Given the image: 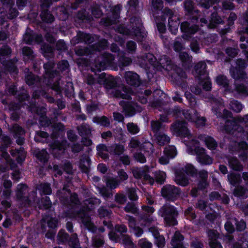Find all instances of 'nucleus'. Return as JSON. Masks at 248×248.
<instances>
[{"mask_svg": "<svg viewBox=\"0 0 248 248\" xmlns=\"http://www.w3.org/2000/svg\"><path fill=\"white\" fill-rule=\"evenodd\" d=\"M21 52L23 60L25 62L33 61L36 56L33 49L28 46L23 47L21 49Z\"/></svg>", "mask_w": 248, "mask_h": 248, "instance_id": "29", "label": "nucleus"}, {"mask_svg": "<svg viewBox=\"0 0 248 248\" xmlns=\"http://www.w3.org/2000/svg\"><path fill=\"white\" fill-rule=\"evenodd\" d=\"M47 223L48 226L51 229H54L57 227V221L54 218L49 216H46L43 217L40 221L41 229L43 232H45L46 230V223Z\"/></svg>", "mask_w": 248, "mask_h": 248, "instance_id": "20", "label": "nucleus"}, {"mask_svg": "<svg viewBox=\"0 0 248 248\" xmlns=\"http://www.w3.org/2000/svg\"><path fill=\"white\" fill-rule=\"evenodd\" d=\"M57 70L58 71V75L59 73L66 74L70 71V65L67 60H63L59 61L57 63Z\"/></svg>", "mask_w": 248, "mask_h": 248, "instance_id": "38", "label": "nucleus"}, {"mask_svg": "<svg viewBox=\"0 0 248 248\" xmlns=\"http://www.w3.org/2000/svg\"><path fill=\"white\" fill-rule=\"evenodd\" d=\"M37 205L40 209H47L51 206L52 204L49 198L47 196H45L42 198L40 200L37 201Z\"/></svg>", "mask_w": 248, "mask_h": 248, "instance_id": "46", "label": "nucleus"}, {"mask_svg": "<svg viewBox=\"0 0 248 248\" xmlns=\"http://www.w3.org/2000/svg\"><path fill=\"white\" fill-rule=\"evenodd\" d=\"M230 108L236 112H239L242 109L243 106L241 103L237 100L231 101L229 104Z\"/></svg>", "mask_w": 248, "mask_h": 248, "instance_id": "64", "label": "nucleus"}, {"mask_svg": "<svg viewBox=\"0 0 248 248\" xmlns=\"http://www.w3.org/2000/svg\"><path fill=\"white\" fill-rule=\"evenodd\" d=\"M108 46V43L107 40L102 39L98 42L91 46L92 50L94 53L96 51H100L105 49Z\"/></svg>", "mask_w": 248, "mask_h": 248, "instance_id": "42", "label": "nucleus"}, {"mask_svg": "<svg viewBox=\"0 0 248 248\" xmlns=\"http://www.w3.org/2000/svg\"><path fill=\"white\" fill-rule=\"evenodd\" d=\"M55 65L56 63L54 60H49L43 65L45 74L47 75L49 78H53L58 75V71L56 70H53Z\"/></svg>", "mask_w": 248, "mask_h": 248, "instance_id": "24", "label": "nucleus"}, {"mask_svg": "<svg viewBox=\"0 0 248 248\" xmlns=\"http://www.w3.org/2000/svg\"><path fill=\"white\" fill-rule=\"evenodd\" d=\"M97 188L99 191V193L104 198L105 200H108V199L112 197L113 193L112 191L110 189H108L107 186H97Z\"/></svg>", "mask_w": 248, "mask_h": 248, "instance_id": "50", "label": "nucleus"}, {"mask_svg": "<svg viewBox=\"0 0 248 248\" xmlns=\"http://www.w3.org/2000/svg\"><path fill=\"white\" fill-rule=\"evenodd\" d=\"M179 59L182 66L186 69H189L192 66V57L186 52H180L179 54Z\"/></svg>", "mask_w": 248, "mask_h": 248, "instance_id": "28", "label": "nucleus"}, {"mask_svg": "<svg viewBox=\"0 0 248 248\" xmlns=\"http://www.w3.org/2000/svg\"><path fill=\"white\" fill-rule=\"evenodd\" d=\"M23 41L28 44L31 45L33 42L40 44L43 42V38L41 34L35 33L30 29L27 30L23 35Z\"/></svg>", "mask_w": 248, "mask_h": 248, "instance_id": "12", "label": "nucleus"}, {"mask_svg": "<svg viewBox=\"0 0 248 248\" xmlns=\"http://www.w3.org/2000/svg\"><path fill=\"white\" fill-rule=\"evenodd\" d=\"M198 114V112L195 109H186L183 111V115L185 118L192 122L195 121Z\"/></svg>", "mask_w": 248, "mask_h": 248, "instance_id": "47", "label": "nucleus"}, {"mask_svg": "<svg viewBox=\"0 0 248 248\" xmlns=\"http://www.w3.org/2000/svg\"><path fill=\"white\" fill-rule=\"evenodd\" d=\"M100 202L101 201L100 199L94 197L89 198L84 201V205L89 209L93 208L95 205L99 204Z\"/></svg>", "mask_w": 248, "mask_h": 248, "instance_id": "57", "label": "nucleus"}, {"mask_svg": "<svg viewBox=\"0 0 248 248\" xmlns=\"http://www.w3.org/2000/svg\"><path fill=\"white\" fill-rule=\"evenodd\" d=\"M128 225L130 230L138 237H140L144 232L142 228L137 225L136 219L132 216L127 215Z\"/></svg>", "mask_w": 248, "mask_h": 248, "instance_id": "14", "label": "nucleus"}, {"mask_svg": "<svg viewBox=\"0 0 248 248\" xmlns=\"http://www.w3.org/2000/svg\"><path fill=\"white\" fill-rule=\"evenodd\" d=\"M164 153L168 157L173 158L176 155L177 150L174 146H168L165 148Z\"/></svg>", "mask_w": 248, "mask_h": 248, "instance_id": "62", "label": "nucleus"}, {"mask_svg": "<svg viewBox=\"0 0 248 248\" xmlns=\"http://www.w3.org/2000/svg\"><path fill=\"white\" fill-rule=\"evenodd\" d=\"M93 121L104 127L109 126L110 124L109 119L105 116L101 117L95 116L93 118Z\"/></svg>", "mask_w": 248, "mask_h": 248, "instance_id": "51", "label": "nucleus"}, {"mask_svg": "<svg viewBox=\"0 0 248 248\" xmlns=\"http://www.w3.org/2000/svg\"><path fill=\"white\" fill-rule=\"evenodd\" d=\"M228 180L231 185L236 186L241 182V175L239 173L231 172L228 175Z\"/></svg>", "mask_w": 248, "mask_h": 248, "instance_id": "45", "label": "nucleus"}, {"mask_svg": "<svg viewBox=\"0 0 248 248\" xmlns=\"http://www.w3.org/2000/svg\"><path fill=\"white\" fill-rule=\"evenodd\" d=\"M36 192L34 191H31L29 196H27L23 203H21V206L23 207H30L35 206L37 204L36 201Z\"/></svg>", "mask_w": 248, "mask_h": 248, "instance_id": "33", "label": "nucleus"}, {"mask_svg": "<svg viewBox=\"0 0 248 248\" xmlns=\"http://www.w3.org/2000/svg\"><path fill=\"white\" fill-rule=\"evenodd\" d=\"M120 104L123 107L125 116L131 117L135 114L136 104L132 102L121 101Z\"/></svg>", "mask_w": 248, "mask_h": 248, "instance_id": "17", "label": "nucleus"}, {"mask_svg": "<svg viewBox=\"0 0 248 248\" xmlns=\"http://www.w3.org/2000/svg\"><path fill=\"white\" fill-rule=\"evenodd\" d=\"M90 159L86 155L80 156L79 167L83 172L88 173L90 170Z\"/></svg>", "mask_w": 248, "mask_h": 248, "instance_id": "32", "label": "nucleus"}, {"mask_svg": "<svg viewBox=\"0 0 248 248\" xmlns=\"http://www.w3.org/2000/svg\"><path fill=\"white\" fill-rule=\"evenodd\" d=\"M205 151L204 148L200 147H197L194 149L197 159L200 163L203 165L211 164L213 159L205 153Z\"/></svg>", "mask_w": 248, "mask_h": 248, "instance_id": "13", "label": "nucleus"}, {"mask_svg": "<svg viewBox=\"0 0 248 248\" xmlns=\"http://www.w3.org/2000/svg\"><path fill=\"white\" fill-rule=\"evenodd\" d=\"M51 89L56 91L58 94L62 95V92L63 90L66 97L68 98L74 97V89L72 82H66L64 83L60 78L54 82L51 86Z\"/></svg>", "mask_w": 248, "mask_h": 248, "instance_id": "4", "label": "nucleus"}, {"mask_svg": "<svg viewBox=\"0 0 248 248\" xmlns=\"http://www.w3.org/2000/svg\"><path fill=\"white\" fill-rule=\"evenodd\" d=\"M162 13L163 14V15L161 16V20L164 21L166 20L165 16H168L169 29L172 33L175 34L180 25L179 17L174 14V12L172 10L167 7L164 9Z\"/></svg>", "mask_w": 248, "mask_h": 248, "instance_id": "5", "label": "nucleus"}, {"mask_svg": "<svg viewBox=\"0 0 248 248\" xmlns=\"http://www.w3.org/2000/svg\"><path fill=\"white\" fill-rule=\"evenodd\" d=\"M161 192L162 196L167 201L174 202L180 197L181 190L175 186L167 185L163 186Z\"/></svg>", "mask_w": 248, "mask_h": 248, "instance_id": "7", "label": "nucleus"}, {"mask_svg": "<svg viewBox=\"0 0 248 248\" xmlns=\"http://www.w3.org/2000/svg\"><path fill=\"white\" fill-rule=\"evenodd\" d=\"M123 91L124 93H123L120 90H115L112 91L111 94L113 96L116 98L131 100V97L130 96V94L133 93L131 89L129 87H124L123 88Z\"/></svg>", "mask_w": 248, "mask_h": 248, "instance_id": "19", "label": "nucleus"}, {"mask_svg": "<svg viewBox=\"0 0 248 248\" xmlns=\"http://www.w3.org/2000/svg\"><path fill=\"white\" fill-rule=\"evenodd\" d=\"M165 125L156 120L151 121V130L155 134L160 132V130L165 128Z\"/></svg>", "mask_w": 248, "mask_h": 248, "instance_id": "53", "label": "nucleus"}, {"mask_svg": "<svg viewBox=\"0 0 248 248\" xmlns=\"http://www.w3.org/2000/svg\"><path fill=\"white\" fill-rule=\"evenodd\" d=\"M156 143L160 146H164L170 141V137L163 132H159L156 134H154Z\"/></svg>", "mask_w": 248, "mask_h": 248, "instance_id": "40", "label": "nucleus"}, {"mask_svg": "<svg viewBox=\"0 0 248 248\" xmlns=\"http://www.w3.org/2000/svg\"><path fill=\"white\" fill-rule=\"evenodd\" d=\"M130 26L132 28V32L134 35L137 37V39L141 41L143 36L141 34V29L142 23L140 17L133 16L130 18Z\"/></svg>", "mask_w": 248, "mask_h": 248, "instance_id": "11", "label": "nucleus"}, {"mask_svg": "<svg viewBox=\"0 0 248 248\" xmlns=\"http://www.w3.org/2000/svg\"><path fill=\"white\" fill-rule=\"evenodd\" d=\"M75 52L77 55L80 56L93 54L91 46L89 47H77L75 48Z\"/></svg>", "mask_w": 248, "mask_h": 248, "instance_id": "54", "label": "nucleus"}, {"mask_svg": "<svg viewBox=\"0 0 248 248\" xmlns=\"http://www.w3.org/2000/svg\"><path fill=\"white\" fill-rule=\"evenodd\" d=\"M159 215L163 218L165 224L174 226L178 224L177 217L179 212L176 207L169 203L164 204L159 210Z\"/></svg>", "mask_w": 248, "mask_h": 248, "instance_id": "2", "label": "nucleus"}, {"mask_svg": "<svg viewBox=\"0 0 248 248\" xmlns=\"http://www.w3.org/2000/svg\"><path fill=\"white\" fill-rule=\"evenodd\" d=\"M120 184V181L115 178L110 177L106 180V186L111 190L116 188Z\"/></svg>", "mask_w": 248, "mask_h": 248, "instance_id": "58", "label": "nucleus"}, {"mask_svg": "<svg viewBox=\"0 0 248 248\" xmlns=\"http://www.w3.org/2000/svg\"><path fill=\"white\" fill-rule=\"evenodd\" d=\"M12 53L11 48L7 45L2 46L0 48V61L4 62V57L9 56Z\"/></svg>", "mask_w": 248, "mask_h": 248, "instance_id": "55", "label": "nucleus"}, {"mask_svg": "<svg viewBox=\"0 0 248 248\" xmlns=\"http://www.w3.org/2000/svg\"><path fill=\"white\" fill-rule=\"evenodd\" d=\"M60 199L63 204L71 208V210L66 213V217L80 220L89 231L92 232H96V228L91 222V217L87 212L85 207L82 206L79 209H76L75 208L81 204L77 193H71L69 198L65 195L61 196Z\"/></svg>", "mask_w": 248, "mask_h": 248, "instance_id": "1", "label": "nucleus"}, {"mask_svg": "<svg viewBox=\"0 0 248 248\" xmlns=\"http://www.w3.org/2000/svg\"><path fill=\"white\" fill-rule=\"evenodd\" d=\"M89 10L91 13L90 15L93 18V17L99 18L103 15V13L101 9V6L96 3H94L90 6Z\"/></svg>", "mask_w": 248, "mask_h": 248, "instance_id": "39", "label": "nucleus"}, {"mask_svg": "<svg viewBox=\"0 0 248 248\" xmlns=\"http://www.w3.org/2000/svg\"><path fill=\"white\" fill-rule=\"evenodd\" d=\"M33 155L41 162L46 163L48 161L49 155L45 149H35L33 151Z\"/></svg>", "mask_w": 248, "mask_h": 248, "instance_id": "36", "label": "nucleus"}, {"mask_svg": "<svg viewBox=\"0 0 248 248\" xmlns=\"http://www.w3.org/2000/svg\"><path fill=\"white\" fill-rule=\"evenodd\" d=\"M77 129L78 134L81 137H90L92 135L91 128L88 124H82L77 126Z\"/></svg>", "mask_w": 248, "mask_h": 248, "instance_id": "43", "label": "nucleus"}, {"mask_svg": "<svg viewBox=\"0 0 248 248\" xmlns=\"http://www.w3.org/2000/svg\"><path fill=\"white\" fill-rule=\"evenodd\" d=\"M181 170H183L184 173L185 172L187 175L191 177L196 176L198 174L197 170L190 164H186Z\"/></svg>", "mask_w": 248, "mask_h": 248, "instance_id": "52", "label": "nucleus"}, {"mask_svg": "<svg viewBox=\"0 0 248 248\" xmlns=\"http://www.w3.org/2000/svg\"><path fill=\"white\" fill-rule=\"evenodd\" d=\"M229 167L234 171H241L243 169V165L239 159L234 156L226 157Z\"/></svg>", "mask_w": 248, "mask_h": 248, "instance_id": "23", "label": "nucleus"}, {"mask_svg": "<svg viewBox=\"0 0 248 248\" xmlns=\"http://www.w3.org/2000/svg\"><path fill=\"white\" fill-rule=\"evenodd\" d=\"M184 238L183 235L179 232L176 231L171 241L173 248H185L182 242Z\"/></svg>", "mask_w": 248, "mask_h": 248, "instance_id": "31", "label": "nucleus"}, {"mask_svg": "<svg viewBox=\"0 0 248 248\" xmlns=\"http://www.w3.org/2000/svg\"><path fill=\"white\" fill-rule=\"evenodd\" d=\"M153 234L155 238V244L159 248L164 247L165 243V238L163 236L159 235L156 230L153 232Z\"/></svg>", "mask_w": 248, "mask_h": 248, "instance_id": "60", "label": "nucleus"}, {"mask_svg": "<svg viewBox=\"0 0 248 248\" xmlns=\"http://www.w3.org/2000/svg\"><path fill=\"white\" fill-rule=\"evenodd\" d=\"M105 244V239L103 235L96 234L91 239V246L94 248H100Z\"/></svg>", "mask_w": 248, "mask_h": 248, "instance_id": "35", "label": "nucleus"}, {"mask_svg": "<svg viewBox=\"0 0 248 248\" xmlns=\"http://www.w3.org/2000/svg\"><path fill=\"white\" fill-rule=\"evenodd\" d=\"M124 151V145L120 144H114L109 148V152L115 155H121Z\"/></svg>", "mask_w": 248, "mask_h": 248, "instance_id": "49", "label": "nucleus"}, {"mask_svg": "<svg viewBox=\"0 0 248 248\" xmlns=\"http://www.w3.org/2000/svg\"><path fill=\"white\" fill-rule=\"evenodd\" d=\"M175 179L176 183L183 186H186L189 184V178H188L181 169L175 171Z\"/></svg>", "mask_w": 248, "mask_h": 248, "instance_id": "16", "label": "nucleus"}, {"mask_svg": "<svg viewBox=\"0 0 248 248\" xmlns=\"http://www.w3.org/2000/svg\"><path fill=\"white\" fill-rule=\"evenodd\" d=\"M40 50L43 56L47 59L53 58L55 56V49L47 43H43L41 45Z\"/></svg>", "mask_w": 248, "mask_h": 248, "instance_id": "21", "label": "nucleus"}, {"mask_svg": "<svg viewBox=\"0 0 248 248\" xmlns=\"http://www.w3.org/2000/svg\"><path fill=\"white\" fill-rule=\"evenodd\" d=\"M114 59L113 55L105 52L98 57L95 62V67L99 71L104 70L113 63Z\"/></svg>", "mask_w": 248, "mask_h": 248, "instance_id": "9", "label": "nucleus"}, {"mask_svg": "<svg viewBox=\"0 0 248 248\" xmlns=\"http://www.w3.org/2000/svg\"><path fill=\"white\" fill-rule=\"evenodd\" d=\"M224 21L221 17L216 12H213L209 19L208 28L214 29L217 28L219 24H223Z\"/></svg>", "mask_w": 248, "mask_h": 248, "instance_id": "18", "label": "nucleus"}, {"mask_svg": "<svg viewBox=\"0 0 248 248\" xmlns=\"http://www.w3.org/2000/svg\"><path fill=\"white\" fill-rule=\"evenodd\" d=\"M11 132L13 133L15 138L18 137L19 136H23L25 134V130L18 124H14L11 128Z\"/></svg>", "mask_w": 248, "mask_h": 248, "instance_id": "56", "label": "nucleus"}, {"mask_svg": "<svg viewBox=\"0 0 248 248\" xmlns=\"http://www.w3.org/2000/svg\"><path fill=\"white\" fill-rule=\"evenodd\" d=\"M238 151L240 153L239 156L243 160L248 157V144L246 141H241L238 143Z\"/></svg>", "mask_w": 248, "mask_h": 248, "instance_id": "34", "label": "nucleus"}, {"mask_svg": "<svg viewBox=\"0 0 248 248\" xmlns=\"http://www.w3.org/2000/svg\"><path fill=\"white\" fill-rule=\"evenodd\" d=\"M236 66H232L230 73L232 77L236 80L247 78V73L244 69L247 67L248 64L246 61L242 59H238L235 61Z\"/></svg>", "mask_w": 248, "mask_h": 248, "instance_id": "6", "label": "nucleus"}, {"mask_svg": "<svg viewBox=\"0 0 248 248\" xmlns=\"http://www.w3.org/2000/svg\"><path fill=\"white\" fill-rule=\"evenodd\" d=\"M77 18L83 21H92L93 20V17L85 9L78 12L77 14Z\"/></svg>", "mask_w": 248, "mask_h": 248, "instance_id": "48", "label": "nucleus"}, {"mask_svg": "<svg viewBox=\"0 0 248 248\" xmlns=\"http://www.w3.org/2000/svg\"><path fill=\"white\" fill-rule=\"evenodd\" d=\"M77 43L84 42L86 44H91L94 41V38L91 35L83 32H78L75 37Z\"/></svg>", "mask_w": 248, "mask_h": 248, "instance_id": "30", "label": "nucleus"}, {"mask_svg": "<svg viewBox=\"0 0 248 248\" xmlns=\"http://www.w3.org/2000/svg\"><path fill=\"white\" fill-rule=\"evenodd\" d=\"M206 69V63L204 62H200L195 66V72L201 79H204L208 77Z\"/></svg>", "mask_w": 248, "mask_h": 248, "instance_id": "27", "label": "nucleus"}, {"mask_svg": "<svg viewBox=\"0 0 248 248\" xmlns=\"http://www.w3.org/2000/svg\"><path fill=\"white\" fill-rule=\"evenodd\" d=\"M181 30L183 32L188 35H192L197 32L199 30V26L197 25H191L187 21L182 22L180 25Z\"/></svg>", "mask_w": 248, "mask_h": 248, "instance_id": "22", "label": "nucleus"}, {"mask_svg": "<svg viewBox=\"0 0 248 248\" xmlns=\"http://www.w3.org/2000/svg\"><path fill=\"white\" fill-rule=\"evenodd\" d=\"M124 77L126 83L131 86L138 87L141 83L140 77L136 73L127 71L125 73Z\"/></svg>", "mask_w": 248, "mask_h": 248, "instance_id": "15", "label": "nucleus"}, {"mask_svg": "<svg viewBox=\"0 0 248 248\" xmlns=\"http://www.w3.org/2000/svg\"><path fill=\"white\" fill-rule=\"evenodd\" d=\"M68 245L72 248H77L80 246V243L77 233H75L71 235L68 242Z\"/></svg>", "mask_w": 248, "mask_h": 248, "instance_id": "59", "label": "nucleus"}, {"mask_svg": "<svg viewBox=\"0 0 248 248\" xmlns=\"http://www.w3.org/2000/svg\"><path fill=\"white\" fill-rule=\"evenodd\" d=\"M234 90L239 94L242 95H248V91L247 87L242 83H235Z\"/></svg>", "mask_w": 248, "mask_h": 248, "instance_id": "63", "label": "nucleus"}, {"mask_svg": "<svg viewBox=\"0 0 248 248\" xmlns=\"http://www.w3.org/2000/svg\"><path fill=\"white\" fill-rule=\"evenodd\" d=\"M50 128L52 129V133L51 138L52 139L57 138L59 136V132L63 131L64 126L61 123H56L50 125Z\"/></svg>", "mask_w": 248, "mask_h": 248, "instance_id": "37", "label": "nucleus"}, {"mask_svg": "<svg viewBox=\"0 0 248 248\" xmlns=\"http://www.w3.org/2000/svg\"><path fill=\"white\" fill-rule=\"evenodd\" d=\"M132 62L131 58L127 57L124 55L120 56L118 60L119 65L121 68H122V67L129 65L132 63Z\"/></svg>", "mask_w": 248, "mask_h": 248, "instance_id": "61", "label": "nucleus"}, {"mask_svg": "<svg viewBox=\"0 0 248 248\" xmlns=\"http://www.w3.org/2000/svg\"><path fill=\"white\" fill-rule=\"evenodd\" d=\"M233 195L242 199L248 197V189L241 186H236L233 190Z\"/></svg>", "mask_w": 248, "mask_h": 248, "instance_id": "41", "label": "nucleus"}, {"mask_svg": "<svg viewBox=\"0 0 248 248\" xmlns=\"http://www.w3.org/2000/svg\"><path fill=\"white\" fill-rule=\"evenodd\" d=\"M103 85L106 89H112L117 86V82L114 77L109 76L105 78Z\"/></svg>", "mask_w": 248, "mask_h": 248, "instance_id": "44", "label": "nucleus"}, {"mask_svg": "<svg viewBox=\"0 0 248 248\" xmlns=\"http://www.w3.org/2000/svg\"><path fill=\"white\" fill-rule=\"evenodd\" d=\"M28 192V186L25 184L18 185L16 190V197L18 201L21 203H23L24 201L26 199L27 196H26Z\"/></svg>", "mask_w": 248, "mask_h": 248, "instance_id": "26", "label": "nucleus"}, {"mask_svg": "<svg viewBox=\"0 0 248 248\" xmlns=\"http://www.w3.org/2000/svg\"><path fill=\"white\" fill-rule=\"evenodd\" d=\"M185 15L187 19L190 20L193 23H196L200 16V11L196 9L194 2L191 0H185L184 3Z\"/></svg>", "mask_w": 248, "mask_h": 248, "instance_id": "8", "label": "nucleus"}, {"mask_svg": "<svg viewBox=\"0 0 248 248\" xmlns=\"http://www.w3.org/2000/svg\"><path fill=\"white\" fill-rule=\"evenodd\" d=\"M187 123L185 121H177L170 126V130L177 136L186 137L190 135L187 128Z\"/></svg>", "mask_w": 248, "mask_h": 248, "instance_id": "10", "label": "nucleus"}, {"mask_svg": "<svg viewBox=\"0 0 248 248\" xmlns=\"http://www.w3.org/2000/svg\"><path fill=\"white\" fill-rule=\"evenodd\" d=\"M25 78L26 83L29 86L37 85L40 82V78L30 72L29 69H25Z\"/></svg>", "mask_w": 248, "mask_h": 248, "instance_id": "25", "label": "nucleus"}, {"mask_svg": "<svg viewBox=\"0 0 248 248\" xmlns=\"http://www.w3.org/2000/svg\"><path fill=\"white\" fill-rule=\"evenodd\" d=\"M158 63L160 66L168 71H172V77L177 75L181 78H186L187 76L183 69L175 65L172 62L170 57L166 55H163L158 59Z\"/></svg>", "mask_w": 248, "mask_h": 248, "instance_id": "3", "label": "nucleus"}]
</instances>
